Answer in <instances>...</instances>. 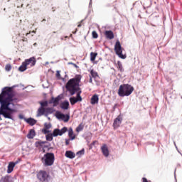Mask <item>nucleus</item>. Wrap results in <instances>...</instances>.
Returning a JSON list of instances; mask_svg holds the SVG:
<instances>
[{"label":"nucleus","instance_id":"f257e3e1","mask_svg":"<svg viewBox=\"0 0 182 182\" xmlns=\"http://www.w3.org/2000/svg\"><path fill=\"white\" fill-rule=\"evenodd\" d=\"M14 87H5L3 88L1 93L0 94V114L4 116L5 119H10L14 120V117L12 114L16 113V109H11L15 106V99L14 97Z\"/></svg>","mask_w":182,"mask_h":182},{"label":"nucleus","instance_id":"f03ea898","mask_svg":"<svg viewBox=\"0 0 182 182\" xmlns=\"http://www.w3.org/2000/svg\"><path fill=\"white\" fill-rule=\"evenodd\" d=\"M80 80H82V76L76 75L74 78L69 80L65 85V88L71 96H73L75 93H77L76 97H73L70 98V102L73 106V105H76L77 102H82V97L80 96L82 90L80 87Z\"/></svg>","mask_w":182,"mask_h":182},{"label":"nucleus","instance_id":"7ed1b4c3","mask_svg":"<svg viewBox=\"0 0 182 182\" xmlns=\"http://www.w3.org/2000/svg\"><path fill=\"white\" fill-rule=\"evenodd\" d=\"M134 92V87L129 84H122L118 89V95L120 97H124L125 96H130Z\"/></svg>","mask_w":182,"mask_h":182},{"label":"nucleus","instance_id":"20e7f679","mask_svg":"<svg viewBox=\"0 0 182 182\" xmlns=\"http://www.w3.org/2000/svg\"><path fill=\"white\" fill-rule=\"evenodd\" d=\"M41 162L44 167L53 166V163H55V154L47 152L44 154L43 157L41 158Z\"/></svg>","mask_w":182,"mask_h":182},{"label":"nucleus","instance_id":"39448f33","mask_svg":"<svg viewBox=\"0 0 182 182\" xmlns=\"http://www.w3.org/2000/svg\"><path fill=\"white\" fill-rule=\"evenodd\" d=\"M68 132V127H64L63 129H55L52 134H48L46 136L47 141H52L53 137H58V136H63L65 133Z\"/></svg>","mask_w":182,"mask_h":182},{"label":"nucleus","instance_id":"423d86ee","mask_svg":"<svg viewBox=\"0 0 182 182\" xmlns=\"http://www.w3.org/2000/svg\"><path fill=\"white\" fill-rule=\"evenodd\" d=\"M37 178L42 182H49V180H50V176L48 171L41 170L37 173Z\"/></svg>","mask_w":182,"mask_h":182},{"label":"nucleus","instance_id":"0eeeda50","mask_svg":"<svg viewBox=\"0 0 182 182\" xmlns=\"http://www.w3.org/2000/svg\"><path fill=\"white\" fill-rule=\"evenodd\" d=\"M115 53L121 58V59H126V55H123V50H122V45L120 41H117L114 46Z\"/></svg>","mask_w":182,"mask_h":182},{"label":"nucleus","instance_id":"6e6552de","mask_svg":"<svg viewBox=\"0 0 182 182\" xmlns=\"http://www.w3.org/2000/svg\"><path fill=\"white\" fill-rule=\"evenodd\" d=\"M55 117H57L58 120H63L65 123H68V122H69V119H70V116H69V114L65 115L60 112H57L55 113Z\"/></svg>","mask_w":182,"mask_h":182},{"label":"nucleus","instance_id":"1a4fd4ad","mask_svg":"<svg viewBox=\"0 0 182 182\" xmlns=\"http://www.w3.org/2000/svg\"><path fill=\"white\" fill-rule=\"evenodd\" d=\"M41 107L38 109V116H43L45 114V107L48 106V101L40 102Z\"/></svg>","mask_w":182,"mask_h":182},{"label":"nucleus","instance_id":"9d476101","mask_svg":"<svg viewBox=\"0 0 182 182\" xmlns=\"http://www.w3.org/2000/svg\"><path fill=\"white\" fill-rule=\"evenodd\" d=\"M122 122H123V118H122L120 116H118L114 120V123H113L114 129H118V127H120V124H122Z\"/></svg>","mask_w":182,"mask_h":182},{"label":"nucleus","instance_id":"9b49d317","mask_svg":"<svg viewBox=\"0 0 182 182\" xmlns=\"http://www.w3.org/2000/svg\"><path fill=\"white\" fill-rule=\"evenodd\" d=\"M104 35L106 38V39H109V41H112V39H114V33L112 31H105L104 33Z\"/></svg>","mask_w":182,"mask_h":182},{"label":"nucleus","instance_id":"f8f14e48","mask_svg":"<svg viewBox=\"0 0 182 182\" xmlns=\"http://www.w3.org/2000/svg\"><path fill=\"white\" fill-rule=\"evenodd\" d=\"M60 96L58 95L57 97H52L51 100L49 101L50 105L53 104L54 107L59 105V102L60 101Z\"/></svg>","mask_w":182,"mask_h":182},{"label":"nucleus","instance_id":"ddd939ff","mask_svg":"<svg viewBox=\"0 0 182 182\" xmlns=\"http://www.w3.org/2000/svg\"><path fill=\"white\" fill-rule=\"evenodd\" d=\"M24 62L27 65H31V66H35L36 65V58L31 57L29 59H26Z\"/></svg>","mask_w":182,"mask_h":182},{"label":"nucleus","instance_id":"4468645a","mask_svg":"<svg viewBox=\"0 0 182 182\" xmlns=\"http://www.w3.org/2000/svg\"><path fill=\"white\" fill-rule=\"evenodd\" d=\"M18 164V162H10L8 165V169L7 173L8 174H11L12 171H14V168H15V166Z\"/></svg>","mask_w":182,"mask_h":182},{"label":"nucleus","instance_id":"2eb2a0df","mask_svg":"<svg viewBox=\"0 0 182 182\" xmlns=\"http://www.w3.org/2000/svg\"><path fill=\"white\" fill-rule=\"evenodd\" d=\"M101 150L105 157H109V149L107 148V145L103 144L101 147Z\"/></svg>","mask_w":182,"mask_h":182},{"label":"nucleus","instance_id":"dca6fc26","mask_svg":"<svg viewBox=\"0 0 182 182\" xmlns=\"http://www.w3.org/2000/svg\"><path fill=\"white\" fill-rule=\"evenodd\" d=\"M90 103H91V105H97V103H99V95H94L91 97Z\"/></svg>","mask_w":182,"mask_h":182},{"label":"nucleus","instance_id":"f3484780","mask_svg":"<svg viewBox=\"0 0 182 182\" xmlns=\"http://www.w3.org/2000/svg\"><path fill=\"white\" fill-rule=\"evenodd\" d=\"M68 136L70 140H75L76 139V135L73 133V129L72 127L68 129Z\"/></svg>","mask_w":182,"mask_h":182},{"label":"nucleus","instance_id":"a211bd4d","mask_svg":"<svg viewBox=\"0 0 182 182\" xmlns=\"http://www.w3.org/2000/svg\"><path fill=\"white\" fill-rule=\"evenodd\" d=\"M65 156L68 159H75L76 156L75 153L72 152V151H66Z\"/></svg>","mask_w":182,"mask_h":182},{"label":"nucleus","instance_id":"6ab92c4d","mask_svg":"<svg viewBox=\"0 0 182 182\" xmlns=\"http://www.w3.org/2000/svg\"><path fill=\"white\" fill-rule=\"evenodd\" d=\"M60 107L63 110H68L69 109V101H64L60 104Z\"/></svg>","mask_w":182,"mask_h":182},{"label":"nucleus","instance_id":"aec40b11","mask_svg":"<svg viewBox=\"0 0 182 182\" xmlns=\"http://www.w3.org/2000/svg\"><path fill=\"white\" fill-rule=\"evenodd\" d=\"M26 69H28V65H27L26 63L24 61L22 63V65L18 68V70L20 72H25V70H26Z\"/></svg>","mask_w":182,"mask_h":182},{"label":"nucleus","instance_id":"412c9836","mask_svg":"<svg viewBox=\"0 0 182 182\" xmlns=\"http://www.w3.org/2000/svg\"><path fill=\"white\" fill-rule=\"evenodd\" d=\"M26 123L30 124V126H35L36 124V120L33 119V118H28L25 119Z\"/></svg>","mask_w":182,"mask_h":182},{"label":"nucleus","instance_id":"4be33fe9","mask_svg":"<svg viewBox=\"0 0 182 182\" xmlns=\"http://www.w3.org/2000/svg\"><path fill=\"white\" fill-rule=\"evenodd\" d=\"M36 135V133L35 132V129H31L27 134L28 139H33L35 136Z\"/></svg>","mask_w":182,"mask_h":182},{"label":"nucleus","instance_id":"5701e85b","mask_svg":"<svg viewBox=\"0 0 182 182\" xmlns=\"http://www.w3.org/2000/svg\"><path fill=\"white\" fill-rule=\"evenodd\" d=\"M53 113V108L47 107L44 109V114H52Z\"/></svg>","mask_w":182,"mask_h":182},{"label":"nucleus","instance_id":"b1692460","mask_svg":"<svg viewBox=\"0 0 182 182\" xmlns=\"http://www.w3.org/2000/svg\"><path fill=\"white\" fill-rule=\"evenodd\" d=\"M84 127L85 126H83V124L81 123L77 127L75 132H77V133H80V132H82V130H83Z\"/></svg>","mask_w":182,"mask_h":182},{"label":"nucleus","instance_id":"393cba45","mask_svg":"<svg viewBox=\"0 0 182 182\" xmlns=\"http://www.w3.org/2000/svg\"><path fill=\"white\" fill-rule=\"evenodd\" d=\"M96 56H97V53H90V60L91 62H95L96 59Z\"/></svg>","mask_w":182,"mask_h":182},{"label":"nucleus","instance_id":"a878e982","mask_svg":"<svg viewBox=\"0 0 182 182\" xmlns=\"http://www.w3.org/2000/svg\"><path fill=\"white\" fill-rule=\"evenodd\" d=\"M45 143H46V141H38L35 143V146L36 147H42Z\"/></svg>","mask_w":182,"mask_h":182},{"label":"nucleus","instance_id":"bb28decb","mask_svg":"<svg viewBox=\"0 0 182 182\" xmlns=\"http://www.w3.org/2000/svg\"><path fill=\"white\" fill-rule=\"evenodd\" d=\"M10 178L9 176H6L1 178L0 182H11Z\"/></svg>","mask_w":182,"mask_h":182},{"label":"nucleus","instance_id":"cd10ccee","mask_svg":"<svg viewBox=\"0 0 182 182\" xmlns=\"http://www.w3.org/2000/svg\"><path fill=\"white\" fill-rule=\"evenodd\" d=\"M117 68L120 72H124V70L123 69V65L120 61L117 62Z\"/></svg>","mask_w":182,"mask_h":182},{"label":"nucleus","instance_id":"c85d7f7f","mask_svg":"<svg viewBox=\"0 0 182 182\" xmlns=\"http://www.w3.org/2000/svg\"><path fill=\"white\" fill-rule=\"evenodd\" d=\"M90 75L92 77H94V78H96L99 76V75L97 74V72L95 71L94 70H91Z\"/></svg>","mask_w":182,"mask_h":182},{"label":"nucleus","instance_id":"c756f323","mask_svg":"<svg viewBox=\"0 0 182 182\" xmlns=\"http://www.w3.org/2000/svg\"><path fill=\"white\" fill-rule=\"evenodd\" d=\"M12 69V65L11 64H6L5 67V70L6 72H11V70Z\"/></svg>","mask_w":182,"mask_h":182},{"label":"nucleus","instance_id":"7c9ffc66","mask_svg":"<svg viewBox=\"0 0 182 182\" xmlns=\"http://www.w3.org/2000/svg\"><path fill=\"white\" fill-rule=\"evenodd\" d=\"M92 35L94 39H97V38H99V35L97 34V32H96V31H93Z\"/></svg>","mask_w":182,"mask_h":182},{"label":"nucleus","instance_id":"2f4dec72","mask_svg":"<svg viewBox=\"0 0 182 182\" xmlns=\"http://www.w3.org/2000/svg\"><path fill=\"white\" fill-rule=\"evenodd\" d=\"M44 126H45V129H47V130H48V129H50V127H52V124H47V123H46V124H44Z\"/></svg>","mask_w":182,"mask_h":182},{"label":"nucleus","instance_id":"473e14b6","mask_svg":"<svg viewBox=\"0 0 182 182\" xmlns=\"http://www.w3.org/2000/svg\"><path fill=\"white\" fill-rule=\"evenodd\" d=\"M77 154H79L80 156H82V154H85V149H82L77 152Z\"/></svg>","mask_w":182,"mask_h":182},{"label":"nucleus","instance_id":"72a5a7b5","mask_svg":"<svg viewBox=\"0 0 182 182\" xmlns=\"http://www.w3.org/2000/svg\"><path fill=\"white\" fill-rule=\"evenodd\" d=\"M42 132L44 134H48L49 133V130H48L46 128L42 130Z\"/></svg>","mask_w":182,"mask_h":182},{"label":"nucleus","instance_id":"f704fd0d","mask_svg":"<svg viewBox=\"0 0 182 182\" xmlns=\"http://www.w3.org/2000/svg\"><path fill=\"white\" fill-rule=\"evenodd\" d=\"M70 143V139H65V145L66 146H69Z\"/></svg>","mask_w":182,"mask_h":182},{"label":"nucleus","instance_id":"c9c22d12","mask_svg":"<svg viewBox=\"0 0 182 182\" xmlns=\"http://www.w3.org/2000/svg\"><path fill=\"white\" fill-rule=\"evenodd\" d=\"M18 118H19L21 120L23 119V115L22 114H20L18 115Z\"/></svg>","mask_w":182,"mask_h":182},{"label":"nucleus","instance_id":"e433bc0d","mask_svg":"<svg viewBox=\"0 0 182 182\" xmlns=\"http://www.w3.org/2000/svg\"><path fill=\"white\" fill-rule=\"evenodd\" d=\"M22 41L23 42H28V38H24L22 39Z\"/></svg>","mask_w":182,"mask_h":182},{"label":"nucleus","instance_id":"4c0bfd02","mask_svg":"<svg viewBox=\"0 0 182 182\" xmlns=\"http://www.w3.org/2000/svg\"><path fill=\"white\" fill-rule=\"evenodd\" d=\"M82 26V23H79L78 25H77V28H80Z\"/></svg>","mask_w":182,"mask_h":182},{"label":"nucleus","instance_id":"58836bf2","mask_svg":"<svg viewBox=\"0 0 182 182\" xmlns=\"http://www.w3.org/2000/svg\"><path fill=\"white\" fill-rule=\"evenodd\" d=\"M90 82L92 83V77H90Z\"/></svg>","mask_w":182,"mask_h":182},{"label":"nucleus","instance_id":"ea45409f","mask_svg":"<svg viewBox=\"0 0 182 182\" xmlns=\"http://www.w3.org/2000/svg\"><path fill=\"white\" fill-rule=\"evenodd\" d=\"M56 76L58 77V76H60V74H59V73H58L57 74H56Z\"/></svg>","mask_w":182,"mask_h":182},{"label":"nucleus","instance_id":"a19ab883","mask_svg":"<svg viewBox=\"0 0 182 182\" xmlns=\"http://www.w3.org/2000/svg\"><path fill=\"white\" fill-rule=\"evenodd\" d=\"M43 22H46V19L43 18Z\"/></svg>","mask_w":182,"mask_h":182},{"label":"nucleus","instance_id":"79ce46f5","mask_svg":"<svg viewBox=\"0 0 182 182\" xmlns=\"http://www.w3.org/2000/svg\"><path fill=\"white\" fill-rule=\"evenodd\" d=\"M29 33H26V36H28V35H29Z\"/></svg>","mask_w":182,"mask_h":182},{"label":"nucleus","instance_id":"37998d69","mask_svg":"<svg viewBox=\"0 0 182 182\" xmlns=\"http://www.w3.org/2000/svg\"><path fill=\"white\" fill-rule=\"evenodd\" d=\"M95 143H96V141H94L92 142V144H95Z\"/></svg>","mask_w":182,"mask_h":182},{"label":"nucleus","instance_id":"c03bdc74","mask_svg":"<svg viewBox=\"0 0 182 182\" xmlns=\"http://www.w3.org/2000/svg\"><path fill=\"white\" fill-rule=\"evenodd\" d=\"M74 66H76V64H74Z\"/></svg>","mask_w":182,"mask_h":182},{"label":"nucleus","instance_id":"a18cd8bd","mask_svg":"<svg viewBox=\"0 0 182 182\" xmlns=\"http://www.w3.org/2000/svg\"><path fill=\"white\" fill-rule=\"evenodd\" d=\"M90 2H92V0H90Z\"/></svg>","mask_w":182,"mask_h":182}]
</instances>
